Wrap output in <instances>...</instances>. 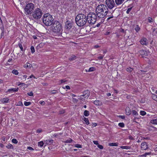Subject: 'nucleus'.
<instances>
[{
	"mask_svg": "<svg viewBox=\"0 0 157 157\" xmlns=\"http://www.w3.org/2000/svg\"><path fill=\"white\" fill-rule=\"evenodd\" d=\"M10 91H13L14 92H17L18 91V89L16 88H13L9 90Z\"/></svg>",
	"mask_w": 157,
	"mask_h": 157,
	"instance_id": "nucleus-41",
	"label": "nucleus"
},
{
	"mask_svg": "<svg viewBox=\"0 0 157 157\" xmlns=\"http://www.w3.org/2000/svg\"><path fill=\"white\" fill-rule=\"evenodd\" d=\"M33 17L34 18L38 19L39 18V9L37 8L35 9L34 13L33 14Z\"/></svg>",
	"mask_w": 157,
	"mask_h": 157,
	"instance_id": "nucleus-10",
	"label": "nucleus"
},
{
	"mask_svg": "<svg viewBox=\"0 0 157 157\" xmlns=\"http://www.w3.org/2000/svg\"><path fill=\"white\" fill-rule=\"evenodd\" d=\"M30 49L31 50V52L32 53H33L35 52V49L34 47L33 46H31V47Z\"/></svg>",
	"mask_w": 157,
	"mask_h": 157,
	"instance_id": "nucleus-35",
	"label": "nucleus"
},
{
	"mask_svg": "<svg viewBox=\"0 0 157 157\" xmlns=\"http://www.w3.org/2000/svg\"><path fill=\"white\" fill-rule=\"evenodd\" d=\"M34 9V5L32 3L28 4L25 8V10L27 14H31Z\"/></svg>",
	"mask_w": 157,
	"mask_h": 157,
	"instance_id": "nucleus-6",
	"label": "nucleus"
},
{
	"mask_svg": "<svg viewBox=\"0 0 157 157\" xmlns=\"http://www.w3.org/2000/svg\"><path fill=\"white\" fill-rule=\"evenodd\" d=\"M125 111L127 115H129L131 114V109L130 108L128 107H127L126 108Z\"/></svg>",
	"mask_w": 157,
	"mask_h": 157,
	"instance_id": "nucleus-16",
	"label": "nucleus"
},
{
	"mask_svg": "<svg viewBox=\"0 0 157 157\" xmlns=\"http://www.w3.org/2000/svg\"><path fill=\"white\" fill-rule=\"evenodd\" d=\"M12 142L15 144H16L17 143L18 141L17 140L15 139H13L12 140Z\"/></svg>",
	"mask_w": 157,
	"mask_h": 157,
	"instance_id": "nucleus-36",
	"label": "nucleus"
},
{
	"mask_svg": "<svg viewBox=\"0 0 157 157\" xmlns=\"http://www.w3.org/2000/svg\"><path fill=\"white\" fill-rule=\"evenodd\" d=\"M129 139L131 140H133V137L131 136H129Z\"/></svg>",
	"mask_w": 157,
	"mask_h": 157,
	"instance_id": "nucleus-60",
	"label": "nucleus"
},
{
	"mask_svg": "<svg viewBox=\"0 0 157 157\" xmlns=\"http://www.w3.org/2000/svg\"><path fill=\"white\" fill-rule=\"evenodd\" d=\"M32 66V65L31 64L28 63H26L24 65V67L25 68H31Z\"/></svg>",
	"mask_w": 157,
	"mask_h": 157,
	"instance_id": "nucleus-18",
	"label": "nucleus"
},
{
	"mask_svg": "<svg viewBox=\"0 0 157 157\" xmlns=\"http://www.w3.org/2000/svg\"><path fill=\"white\" fill-rule=\"evenodd\" d=\"M27 149L29 150H33L34 149L31 147H28L27 148Z\"/></svg>",
	"mask_w": 157,
	"mask_h": 157,
	"instance_id": "nucleus-50",
	"label": "nucleus"
},
{
	"mask_svg": "<svg viewBox=\"0 0 157 157\" xmlns=\"http://www.w3.org/2000/svg\"><path fill=\"white\" fill-rule=\"evenodd\" d=\"M109 145L110 146H118V144L117 143H110Z\"/></svg>",
	"mask_w": 157,
	"mask_h": 157,
	"instance_id": "nucleus-29",
	"label": "nucleus"
},
{
	"mask_svg": "<svg viewBox=\"0 0 157 157\" xmlns=\"http://www.w3.org/2000/svg\"><path fill=\"white\" fill-rule=\"evenodd\" d=\"M6 147L9 149H12L13 148V146L10 144H9L6 146Z\"/></svg>",
	"mask_w": 157,
	"mask_h": 157,
	"instance_id": "nucleus-26",
	"label": "nucleus"
},
{
	"mask_svg": "<svg viewBox=\"0 0 157 157\" xmlns=\"http://www.w3.org/2000/svg\"><path fill=\"white\" fill-rule=\"evenodd\" d=\"M135 29L137 32H138L140 30V28L138 27V26H137Z\"/></svg>",
	"mask_w": 157,
	"mask_h": 157,
	"instance_id": "nucleus-46",
	"label": "nucleus"
},
{
	"mask_svg": "<svg viewBox=\"0 0 157 157\" xmlns=\"http://www.w3.org/2000/svg\"><path fill=\"white\" fill-rule=\"evenodd\" d=\"M108 10L107 6L104 4L98 5L96 9V13L98 17L100 18L105 17L108 13Z\"/></svg>",
	"mask_w": 157,
	"mask_h": 157,
	"instance_id": "nucleus-1",
	"label": "nucleus"
},
{
	"mask_svg": "<svg viewBox=\"0 0 157 157\" xmlns=\"http://www.w3.org/2000/svg\"><path fill=\"white\" fill-rule=\"evenodd\" d=\"M140 43L142 45H147L148 44L147 39L145 38H143L141 40Z\"/></svg>",
	"mask_w": 157,
	"mask_h": 157,
	"instance_id": "nucleus-13",
	"label": "nucleus"
},
{
	"mask_svg": "<svg viewBox=\"0 0 157 157\" xmlns=\"http://www.w3.org/2000/svg\"><path fill=\"white\" fill-rule=\"evenodd\" d=\"M90 95V92L88 90H86L84 91L83 92V94L81 95L80 98L82 97H84L85 98H88Z\"/></svg>",
	"mask_w": 157,
	"mask_h": 157,
	"instance_id": "nucleus-12",
	"label": "nucleus"
},
{
	"mask_svg": "<svg viewBox=\"0 0 157 157\" xmlns=\"http://www.w3.org/2000/svg\"><path fill=\"white\" fill-rule=\"evenodd\" d=\"M4 34V32L3 31H2L1 33V37H2V36H3Z\"/></svg>",
	"mask_w": 157,
	"mask_h": 157,
	"instance_id": "nucleus-61",
	"label": "nucleus"
},
{
	"mask_svg": "<svg viewBox=\"0 0 157 157\" xmlns=\"http://www.w3.org/2000/svg\"><path fill=\"white\" fill-rule=\"evenodd\" d=\"M40 104L42 105H44L45 104V103L44 101H41L40 102Z\"/></svg>",
	"mask_w": 157,
	"mask_h": 157,
	"instance_id": "nucleus-54",
	"label": "nucleus"
},
{
	"mask_svg": "<svg viewBox=\"0 0 157 157\" xmlns=\"http://www.w3.org/2000/svg\"><path fill=\"white\" fill-rule=\"evenodd\" d=\"M95 69L94 67H90L88 70V71L90 72V71H95Z\"/></svg>",
	"mask_w": 157,
	"mask_h": 157,
	"instance_id": "nucleus-34",
	"label": "nucleus"
},
{
	"mask_svg": "<svg viewBox=\"0 0 157 157\" xmlns=\"http://www.w3.org/2000/svg\"><path fill=\"white\" fill-rule=\"evenodd\" d=\"M124 0H115V2L117 5H119L122 4Z\"/></svg>",
	"mask_w": 157,
	"mask_h": 157,
	"instance_id": "nucleus-17",
	"label": "nucleus"
},
{
	"mask_svg": "<svg viewBox=\"0 0 157 157\" xmlns=\"http://www.w3.org/2000/svg\"><path fill=\"white\" fill-rule=\"evenodd\" d=\"M103 57V56H100L98 57V59H102Z\"/></svg>",
	"mask_w": 157,
	"mask_h": 157,
	"instance_id": "nucleus-58",
	"label": "nucleus"
},
{
	"mask_svg": "<svg viewBox=\"0 0 157 157\" xmlns=\"http://www.w3.org/2000/svg\"><path fill=\"white\" fill-rule=\"evenodd\" d=\"M94 103L95 105H101L102 104V102L101 101L99 100L95 101H94Z\"/></svg>",
	"mask_w": 157,
	"mask_h": 157,
	"instance_id": "nucleus-20",
	"label": "nucleus"
},
{
	"mask_svg": "<svg viewBox=\"0 0 157 157\" xmlns=\"http://www.w3.org/2000/svg\"><path fill=\"white\" fill-rule=\"evenodd\" d=\"M87 18L85 15L79 14L75 18V21L77 25L80 27L84 25L86 23Z\"/></svg>",
	"mask_w": 157,
	"mask_h": 157,
	"instance_id": "nucleus-2",
	"label": "nucleus"
},
{
	"mask_svg": "<svg viewBox=\"0 0 157 157\" xmlns=\"http://www.w3.org/2000/svg\"><path fill=\"white\" fill-rule=\"evenodd\" d=\"M133 70V69L130 67L126 69V71L128 72H131Z\"/></svg>",
	"mask_w": 157,
	"mask_h": 157,
	"instance_id": "nucleus-33",
	"label": "nucleus"
},
{
	"mask_svg": "<svg viewBox=\"0 0 157 157\" xmlns=\"http://www.w3.org/2000/svg\"><path fill=\"white\" fill-rule=\"evenodd\" d=\"M152 97L154 100L157 101V95L153 94L152 95Z\"/></svg>",
	"mask_w": 157,
	"mask_h": 157,
	"instance_id": "nucleus-25",
	"label": "nucleus"
},
{
	"mask_svg": "<svg viewBox=\"0 0 157 157\" xmlns=\"http://www.w3.org/2000/svg\"><path fill=\"white\" fill-rule=\"evenodd\" d=\"M106 95H107L108 96H110L111 95V94L110 93H107Z\"/></svg>",
	"mask_w": 157,
	"mask_h": 157,
	"instance_id": "nucleus-64",
	"label": "nucleus"
},
{
	"mask_svg": "<svg viewBox=\"0 0 157 157\" xmlns=\"http://www.w3.org/2000/svg\"><path fill=\"white\" fill-rule=\"evenodd\" d=\"M140 146L141 149L143 150H146L148 148L147 144L146 142L142 143Z\"/></svg>",
	"mask_w": 157,
	"mask_h": 157,
	"instance_id": "nucleus-11",
	"label": "nucleus"
},
{
	"mask_svg": "<svg viewBox=\"0 0 157 157\" xmlns=\"http://www.w3.org/2000/svg\"><path fill=\"white\" fill-rule=\"evenodd\" d=\"M19 48H20V49H21V51H23V48L22 46V45L21 44H19Z\"/></svg>",
	"mask_w": 157,
	"mask_h": 157,
	"instance_id": "nucleus-44",
	"label": "nucleus"
},
{
	"mask_svg": "<svg viewBox=\"0 0 157 157\" xmlns=\"http://www.w3.org/2000/svg\"><path fill=\"white\" fill-rule=\"evenodd\" d=\"M120 31L121 32H124V29H121L120 30Z\"/></svg>",
	"mask_w": 157,
	"mask_h": 157,
	"instance_id": "nucleus-63",
	"label": "nucleus"
},
{
	"mask_svg": "<svg viewBox=\"0 0 157 157\" xmlns=\"http://www.w3.org/2000/svg\"><path fill=\"white\" fill-rule=\"evenodd\" d=\"M20 76H21L22 77V79H23L25 80L27 77V76L26 75H20Z\"/></svg>",
	"mask_w": 157,
	"mask_h": 157,
	"instance_id": "nucleus-37",
	"label": "nucleus"
},
{
	"mask_svg": "<svg viewBox=\"0 0 157 157\" xmlns=\"http://www.w3.org/2000/svg\"><path fill=\"white\" fill-rule=\"evenodd\" d=\"M24 105L26 106L29 105L31 104L30 102L25 101L24 103Z\"/></svg>",
	"mask_w": 157,
	"mask_h": 157,
	"instance_id": "nucleus-32",
	"label": "nucleus"
},
{
	"mask_svg": "<svg viewBox=\"0 0 157 157\" xmlns=\"http://www.w3.org/2000/svg\"><path fill=\"white\" fill-rule=\"evenodd\" d=\"M46 37L44 35H40V40H41L43 42H41L40 44H43V45H44L46 43Z\"/></svg>",
	"mask_w": 157,
	"mask_h": 157,
	"instance_id": "nucleus-14",
	"label": "nucleus"
},
{
	"mask_svg": "<svg viewBox=\"0 0 157 157\" xmlns=\"http://www.w3.org/2000/svg\"><path fill=\"white\" fill-rule=\"evenodd\" d=\"M98 147L99 149H102L103 148V147L102 145H100L99 144H98Z\"/></svg>",
	"mask_w": 157,
	"mask_h": 157,
	"instance_id": "nucleus-47",
	"label": "nucleus"
},
{
	"mask_svg": "<svg viewBox=\"0 0 157 157\" xmlns=\"http://www.w3.org/2000/svg\"><path fill=\"white\" fill-rule=\"evenodd\" d=\"M61 82V83H63L65 82H66V80L64 79L61 80L60 81Z\"/></svg>",
	"mask_w": 157,
	"mask_h": 157,
	"instance_id": "nucleus-53",
	"label": "nucleus"
},
{
	"mask_svg": "<svg viewBox=\"0 0 157 157\" xmlns=\"http://www.w3.org/2000/svg\"><path fill=\"white\" fill-rule=\"evenodd\" d=\"M140 53L143 55L145 56L147 55L148 53L147 51L143 50H141L140 51Z\"/></svg>",
	"mask_w": 157,
	"mask_h": 157,
	"instance_id": "nucleus-19",
	"label": "nucleus"
},
{
	"mask_svg": "<svg viewBox=\"0 0 157 157\" xmlns=\"http://www.w3.org/2000/svg\"><path fill=\"white\" fill-rule=\"evenodd\" d=\"M0 101L3 103H7L9 102V99L7 98H4L0 100Z\"/></svg>",
	"mask_w": 157,
	"mask_h": 157,
	"instance_id": "nucleus-15",
	"label": "nucleus"
},
{
	"mask_svg": "<svg viewBox=\"0 0 157 157\" xmlns=\"http://www.w3.org/2000/svg\"><path fill=\"white\" fill-rule=\"evenodd\" d=\"M56 90H52L51 91L50 93L52 94H55L56 93Z\"/></svg>",
	"mask_w": 157,
	"mask_h": 157,
	"instance_id": "nucleus-52",
	"label": "nucleus"
},
{
	"mask_svg": "<svg viewBox=\"0 0 157 157\" xmlns=\"http://www.w3.org/2000/svg\"><path fill=\"white\" fill-rule=\"evenodd\" d=\"M140 115L142 116L145 115L146 114V113L145 111H140Z\"/></svg>",
	"mask_w": 157,
	"mask_h": 157,
	"instance_id": "nucleus-38",
	"label": "nucleus"
},
{
	"mask_svg": "<svg viewBox=\"0 0 157 157\" xmlns=\"http://www.w3.org/2000/svg\"><path fill=\"white\" fill-rule=\"evenodd\" d=\"M66 88L68 90H70V87L68 86H66Z\"/></svg>",
	"mask_w": 157,
	"mask_h": 157,
	"instance_id": "nucleus-56",
	"label": "nucleus"
},
{
	"mask_svg": "<svg viewBox=\"0 0 157 157\" xmlns=\"http://www.w3.org/2000/svg\"><path fill=\"white\" fill-rule=\"evenodd\" d=\"M121 148L123 149H129L131 148V147L128 146H122L120 147Z\"/></svg>",
	"mask_w": 157,
	"mask_h": 157,
	"instance_id": "nucleus-23",
	"label": "nucleus"
},
{
	"mask_svg": "<svg viewBox=\"0 0 157 157\" xmlns=\"http://www.w3.org/2000/svg\"><path fill=\"white\" fill-rule=\"evenodd\" d=\"M53 142V140L52 139L47 140L44 141V142L43 141H40V147H42L44 144H45L44 147H45L46 145H51Z\"/></svg>",
	"mask_w": 157,
	"mask_h": 157,
	"instance_id": "nucleus-7",
	"label": "nucleus"
},
{
	"mask_svg": "<svg viewBox=\"0 0 157 157\" xmlns=\"http://www.w3.org/2000/svg\"><path fill=\"white\" fill-rule=\"evenodd\" d=\"M97 14L94 13H89L87 17L88 22L90 24H94L97 20Z\"/></svg>",
	"mask_w": 157,
	"mask_h": 157,
	"instance_id": "nucleus-4",
	"label": "nucleus"
},
{
	"mask_svg": "<svg viewBox=\"0 0 157 157\" xmlns=\"http://www.w3.org/2000/svg\"><path fill=\"white\" fill-rule=\"evenodd\" d=\"M72 140L71 139H69L65 141H64V142L65 143H71L72 142Z\"/></svg>",
	"mask_w": 157,
	"mask_h": 157,
	"instance_id": "nucleus-31",
	"label": "nucleus"
},
{
	"mask_svg": "<svg viewBox=\"0 0 157 157\" xmlns=\"http://www.w3.org/2000/svg\"><path fill=\"white\" fill-rule=\"evenodd\" d=\"M32 77H34V78H35V76L33 75H30L29 76V78H31Z\"/></svg>",
	"mask_w": 157,
	"mask_h": 157,
	"instance_id": "nucleus-62",
	"label": "nucleus"
},
{
	"mask_svg": "<svg viewBox=\"0 0 157 157\" xmlns=\"http://www.w3.org/2000/svg\"><path fill=\"white\" fill-rule=\"evenodd\" d=\"M73 22L71 21H67L65 23V28L66 30L68 31L72 28Z\"/></svg>",
	"mask_w": 157,
	"mask_h": 157,
	"instance_id": "nucleus-9",
	"label": "nucleus"
},
{
	"mask_svg": "<svg viewBox=\"0 0 157 157\" xmlns=\"http://www.w3.org/2000/svg\"><path fill=\"white\" fill-rule=\"evenodd\" d=\"M151 123L154 124H157V118L151 120L150 121Z\"/></svg>",
	"mask_w": 157,
	"mask_h": 157,
	"instance_id": "nucleus-22",
	"label": "nucleus"
},
{
	"mask_svg": "<svg viewBox=\"0 0 157 157\" xmlns=\"http://www.w3.org/2000/svg\"><path fill=\"white\" fill-rule=\"evenodd\" d=\"M105 2L107 6L110 9H112L115 5L113 0H106Z\"/></svg>",
	"mask_w": 157,
	"mask_h": 157,
	"instance_id": "nucleus-8",
	"label": "nucleus"
},
{
	"mask_svg": "<svg viewBox=\"0 0 157 157\" xmlns=\"http://www.w3.org/2000/svg\"><path fill=\"white\" fill-rule=\"evenodd\" d=\"M27 94L29 96H32L33 95V93L31 91L30 92L28 93Z\"/></svg>",
	"mask_w": 157,
	"mask_h": 157,
	"instance_id": "nucleus-48",
	"label": "nucleus"
},
{
	"mask_svg": "<svg viewBox=\"0 0 157 157\" xmlns=\"http://www.w3.org/2000/svg\"><path fill=\"white\" fill-rule=\"evenodd\" d=\"M131 8H128L126 11L127 13H129L130 11L131 10Z\"/></svg>",
	"mask_w": 157,
	"mask_h": 157,
	"instance_id": "nucleus-49",
	"label": "nucleus"
},
{
	"mask_svg": "<svg viewBox=\"0 0 157 157\" xmlns=\"http://www.w3.org/2000/svg\"><path fill=\"white\" fill-rule=\"evenodd\" d=\"M119 117L122 119H124L125 118V117L124 116H119Z\"/></svg>",
	"mask_w": 157,
	"mask_h": 157,
	"instance_id": "nucleus-55",
	"label": "nucleus"
},
{
	"mask_svg": "<svg viewBox=\"0 0 157 157\" xmlns=\"http://www.w3.org/2000/svg\"><path fill=\"white\" fill-rule=\"evenodd\" d=\"M107 16L108 17L107 18V20H108L109 19H110L113 18V16L112 14H111L110 16V17H109L110 16L108 15Z\"/></svg>",
	"mask_w": 157,
	"mask_h": 157,
	"instance_id": "nucleus-43",
	"label": "nucleus"
},
{
	"mask_svg": "<svg viewBox=\"0 0 157 157\" xmlns=\"http://www.w3.org/2000/svg\"><path fill=\"white\" fill-rule=\"evenodd\" d=\"M132 113L134 117H136L138 115V113L135 110H132Z\"/></svg>",
	"mask_w": 157,
	"mask_h": 157,
	"instance_id": "nucleus-21",
	"label": "nucleus"
},
{
	"mask_svg": "<svg viewBox=\"0 0 157 157\" xmlns=\"http://www.w3.org/2000/svg\"><path fill=\"white\" fill-rule=\"evenodd\" d=\"M12 73L13 74H15V75H17L19 73V72L17 71L15 69L13 70L12 71Z\"/></svg>",
	"mask_w": 157,
	"mask_h": 157,
	"instance_id": "nucleus-27",
	"label": "nucleus"
},
{
	"mask_svg": "<svg viewBox=\"0 0 157 157\" xmlns=\"http://www.w3.org/2000/svg\"><path fill=\"white\" fill-rule=\"evenodd\" d=\"M118 125L121 127H124V124L123 123H120L118 124Z\"/></svg>",
	"mask_w": 157,
	"mask_h": 157,
	"instance_id": "nucleus-39",
	"label": "nucleus"
},
{
	"mask_svg": "<svg viewBox=\"0 0 157 157\" xmlns=\"http://www.w3.org/2000/svg\"><path fill=\"white\" fill-rule=\"evenodd\" d=\"M93 142L96 145H98V144H99L98 143V141H97L94 140L93 141Z\"/></svg>",
	"mask_w": 157,
	"mask_h": 157,
	"instance_id": "nucleus-51",
	"label": "nucleus"
},
{
	"mask_svg": "<svg viewBox=\"0 0 157 157\" xmlns=\"http://www.w3.org/2000/svg\"><path fill=\"white\" fill-rule=\"evenodd\" d=\"M84 114L86 117L88 116L89 115V112L87 110H85L84 112Z\"/></svg>",
	"mask_w": 157,
	"mask_h": 157,
	"instance_id": "nucleus-28",
	"label": "nucleus"
},
{
	"mask_svg": "<svg viewBox=\"0 0 157 157\" xmlns=\"http://www.w3.org/2000/svg\"><path fill=\"white\" fill-rule=\"evenodd\" d=\"M99 47H100V46L98 45H95L94 46V48H98Z\"/></svg>",
	"mask_w": 157,
	"mask_h": 157,
	"instance_id": "nucleus-59",
	"label": "nucleus"
},
{
	"mask_svg": "<svg viewBox=\"0 0 157 157\" xmlns=\"http://www.w3.org/2000/svg\"><path fill=\"white\" fill-rule=\"evenodd\" d=\"M84 121L86 122V124L88 125L89 124V122L88 118H85L84 119Z\"/></svg>",
	"mask_w": 157,
	"mask_h": 157,
	"instance_id": "nucleus-30",
	"label": "nucleus"
},
{
	"mask_svg": "<svg viewBox=\"0 0 157 157\" xmlns=\"http://www.w3.org/2000/svg\"><path fill=\"white\" fill-rule=\"evenodd\" d=\"M151 152H146L144 154L142 155L141 156H146L147 155H149L150 154Z\"/></svg>",
	"mask_w": 157,
	"mask_h": 157,
	"instance_id": "nucleus-40",
	"label": "nucleus"
},
{
	"mask_svg": "<svg viewBox=\"0 0 157 157\" xmlns=\"http://www.w3.org/2000/svg\"><path fill=\"white\" fill-rule=\"evenodd\" d=\"M54 19L52 16L49 13L44 14L43 17V21L47 26L51 25L53 23Z\"/></svg>",
	"mask_w": 157,
	"mask_h": 157,
	"instance_id": "nucleus-3",
	"label": "nucleus"
},
{
	"mask_svg": "<svg viewBox=\"0 0 157 157\" xmlns=\"http://www.w3.org/2000/svg\"><path fill=\"white\" fill-rule=\"evenodd\" d=\"M76 59V56L75 55L71 56L69 58V60L71 61H72L75 59Z\"/></svg>",
	"mask_w": 157,
	"mask_h": 157,
	"instance_id": "nucleus-24",
	"label": "nucleus"
},
{
	"mask_svg": "<svg viewBox=\"0 0 157 157\" xmlns=\"http://www.w3.org/2000/svg\"><path fill=\"white\" fill-rule=\"evenodd\" d=\"M21 101H19L18 102V105H23Z\"/></svg>",
	"mask_w": 157,
	"mask_h": 157,
	"instance_id": "nucleus-57",
	"label": "nucleus"
},
{
	"mask_svg": "<svg viewBox=\"0 0 157 157\" xmlns=\"http://www.w3.org/2000/svg\"><path fill=\"white\" fill-rule=\"evenodd\" d=\"M75 147H76L77 148H81L82 147L81 145H80L79 144H75Z\"/></svg>",
	"mask_w": 157,
	"mask_h": 157,
	"instance_id": "nucleus-45",
	"label": "nucleus"
},
{
	"mask_svg": "<svg viewBox=\"0 0 157 157\" xmlns=\"http://www.w3.org/2000/svg\"><path fill=\"white\" fill-rule=\"evenodd\" d=\"M148 21L150 22H153V19L152 18L148 17Z\"/></svg>",
	"mask_w": 157,
	"mask_h": 157,
	"instance_id": "nucleus-42",
	"label": "nucleus"
},
{
	"mask_svg": "<svg viewBox=\"0 0 157 157\" xmlns=\"http://www.w3.org/2000/svg\"><path fill=\"white\" fill-rule=\"evenodd\" d=\"M52 24V30L54 32L59 33L61 30V25L58 21H55Z\"/></svg>",
	"mask_w": 157,
	"mask_h": 157,
	"instance_id": "nucleus-5",
	"label": "nucleus"
}]
</instances>
